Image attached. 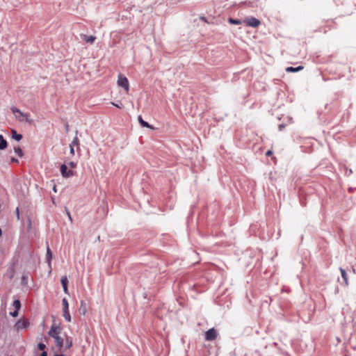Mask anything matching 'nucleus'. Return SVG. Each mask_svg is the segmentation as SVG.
I'll return each instance as SVG.
<instances>
[{"mask_svg":"<svg viewBox=\"0 0 356 356\" xmlns=\"http://www.w3.org/2000/svg\"><path fill=\"white\" fill-rule=\"evenodd\" d=\"M118 86L123 88L125 90L126 92H129V83L127 77L124 76L122 74H120L118 76Z\"/></svg>","mask_w":356,"mask_h":356,"instance_id":"obj_1","label":"nucleus"},{"mask_svg":"<svg viewBox=\"0 0 356 356\" xmlns=\"http://www.w3.org/2000/svg\"><path fill=\"white\" fill-rule=\"evenodd\" d=\"M60 173L64 178H69L74 175V172L72 170H67V166L63 164L60 166Z\"/></svg>","mask_w":356,"mask_h":356,"instance_id":"obj_2","label":"nucleus"},{"mask_svg":"<svg viewBox=\"0 0 356 356\" xmlns=\"http://www.w3.org/2000/svg\"><path fill=\"white\" fill-rule=\"evenodd\" d=\"M29 325V321L26 318H21L19 319L15 325V328L17 330L25 329L28 327Z\"/></svg>","mask_w":356,"mask_h":356,"instance_id":"obj_3","label":"nucleus"},{"mask_svg":"<svg viewBox=\"0 0 356 356\" xmlns=\"http://www.w3.org/2000/svg\"><path fill=\"white\" fill-rule=\"evenodd\" d=\"M60 331H61L60 327L56 325H53L51 327L50 330L49 331L48 334L50 337L55 339L59 336V334H60Z\"/></svg>","mask_w":356,"mask_h":356,"instance_id":"obj_4","label":"nucleus"},{"mask_svg":"<svg viewBox=\"0 0 356 356\" xmlns=\"http://www.w3.org/2000/svg\"><path fill=\"white\" fill-rule=\"evenodd\" d=\"M217 337V332L214 328H211L205 332V339L213 341Z\"/></svg>","mask_w":356,"mask_h":356,"instance_id":"obj_5","label":"nucleus"},{"mask_svg":"<svg viewBox=\"0 0 356 356\" xmlns=\"http://www.w3.org/2000/svg\"><path fill=\"white\" fill-rule=\"evenodd\" d=\"M245 23L247 26L251 27H257L260 24V21L254 17L248 18L245 20Z\"/></svg>","mask_w":356,"mask_h":356,"instance_id":"obj_6","label":"nucleus"},{"mask_svg":"<svg viewBox=\"0 0 356 356\" xmlns=\"http://www.w3.org/2000/svg\"><path fill=\"white\" fill-rule=\"evenodd\" d=\"M12 112L15 114V118L17 120L22 122L23 121L22 116L24 115V113L22 112L19 108L13 106L11 108Z\"/></svg>","mask_w":356,"mask_h":356,"instance_id":"obj_7","label":"nucleus"},{"mask_svg":"<svg viewBox=\"0 0 356 356\" xmlns=\"http://www.w3.org/2000/svg\"><path fill=\"white\" fill-rule=\"evenodd\" d=\"M80 36L83 40L89 44H93L96 40V37L94 35H87L86 34H81Z\"/></svg>","mask_w":356,"mask_h":356,"instance_id":"obj_8","label":"nucleus"},{"mask_svg":"<svg viewBox=\"0 0 356 356\" xmlns=\"http://www.w3.org/2000/svg\"><path fill=\"white\" fill-rule=\"evenodd\" d=\"M60 282L63 286V291H64L65 293L67 294L68 293V289H67L68 280H67V276H65V275L63 276L60 279Z\"/></svg>","mask_w":356,"mask_h":356,"instance_id":"obj_9","label":"nucleus"},{"mask_svg":"<svg viewBox=\"0 0 356 356\" xmlns=\"http://www.w3.org/2000/svg\"><path fill=\"white\" fill-rule=\"evenodd\" d=\"M52 259V252L49 247H47V254H46V259L48 263L49 268H51V263Z\"/></svg>","mask_w":356,"mask_h":356,"instance_id":"obj_10","label":"nucleus"},{"mask_svg":"<svg viewBox=\"0 0 356 356\" xmlns=\"http://www.w3.org/2000/svg\"><path fill=\"white\" fill-rule=\"evenodd\" d=\"M55 343L56 346L61 350L63 347V339L61 338L60 336L57 337L54 339Z\"/></svg>","mask_w":356,"mask_h":356,"instance_id":"obj_11","label":"nucleus"},{"mask_svg":"<svg viewBox=\"0 0 356 356\" xmlns=\"http://www.w3.org/2000/svg\"><path fill=\"white\" fill-rule=\"evenodd\" d=\"M302 69H303V66H302V65H300L297 67H288L286 68V71L287 72H297L302 70Z\"/></svg>","mask_w":356,"mask_h":356,"instance_id":"obj_12","label":"nucleus"},{"mask_svg":"<svg viewBox=\"0 0 356 356\" xmlns=\"http://www.w3.org/2000/svg\"><path fill=\"white\" fill-rule=\"evenodd\" d=\"M12 137L13 139L19 141L22 138V135L17 134V131L14 129L12 130Z\"/></svg>","mask_w":356,"mask_h":356,"instance_id":"obj_13","label":"nucleus"},{"mask_svg":"<svg viewBox=\"0 0 356 356\" xmlns=\"http://www.w3.org/2000/svg\"><path fill=\"white\" fill-rule=\"evenodd\" d=\"M340 271H341V277H342L343 282L345 285H347L348 284L347 274H346L345 270H343L342 268H340Z\"/></svg>","mask_w":356,"mask_h":356,"instance_id":"obj_14","label":"nucleus"},{"mask_svg":"<svg viewBox=\"0 0 356 356\" xmlns=\"http://www.w3.org/2000/svg\"><path fill=\"white\" fill-rule=\"evenodd\" d=\"M72 346V341L68 337H66L65 345L63 344V346H65V349H68Z\"/></svg>","mask_w":356,"mask_h":356,"instance_id":"obj_15","label":"nucleus"},{"mask_svg":"<svg viewBox=\"0 0 356 356\" xmlns=\"http://www.w3.org/2000/svg\"><path fill=\"white\" fill-rule=\"evenodd\" d=\"M23 121H25L29 124H31L33 122V120L30 118V115L29 113H24V115L22 116Z\"/></svg>","mask_w":356,"mask_h":356,"instance_id":"obj_16","label":"nucleus"},{"mask_svg":"<svg viewBox=\"0 0 356 356\" xmlns=\"http://www.w3.org/2000/svg\"><path fill=\"white\" fill-rule=\"evenodd\" d=\"M138 122L140 124V125L143 127H151V126L145 121H144L141 116L138 117Z\"/></svg>","mask_w":356,"mask_h":356,"instance_id":"obj_17","label":"nucleus"},{"mask_svg":"<svg viewBox=\"0 0 356 356\" xmlns=\"http://www.w3.org/2000/svg\"><path fill=\"white\" fill-rule=\"evenodd\" d=\"M70 145H72L74 147L76 146L78 149H79V140L77 136H76L74 138L72 142L71 143V144Z\"/></svg>","mask_w":356,"mask_h":356,"instance_id":"obj_18","label":"nucleus"},{"mask_svg":"<svg viewBox=\"0 0 356 356\" xmlns=\"http://www.w3.org/2000/svg\"><path fill=\"white\" fill-rule=\"evenodd\" d=\"M63 306V311H68L69 310V304L65 298H64L62 300Z\"/></svg>","mask_w":356,"mask_h":356,"instance_id":"obj_19","label":"nucleus"},{"mask_svg":"<svg viewBox=\"0 0 356 356\" xmlns=\"http://www.w3.org/2000/svg\"><path fill=\"white\" fill-rule=\"evenodd\" d=\"M63 317L67 322L71 321V316L70 314L69 310L63 311Z\"/></svg>","mask_w":356,"mask_h":356,"instance_id":"obj_20","label":"nucleus"},{"mask_svg":"<svg viewBox=\"0 0 356 356\" xmlns=\"http://www.w3.org/2000/svg\"><path fill=\"white\" fill-rule=\"evenodd\" d=\"M13 306L15 307V309L19 310L21 307L20 301L19 300H14Z\"/></svg>","mask_w":356,"mask_h":356,"instance_id":"obj_21","label":"nucleus"},{"mask_svg":"<svg viewBox=\"0 0 356 356\" xmlns=\"http://www.w3.org/2000/svg\"><path fill=\"white\" fill-rule=\"evenodd\" d=\"M14 151L19 157H22L23 156L22 150L19 147H15L14 148Z\"/></svg>","mask_w":356,"mask_h":356,"instance_id":"obj_22","label":"nucleus"},{"mask_svg":"<svg viewBox=\"0 0 356 356\" xmlns=\"http://www.w3.org/2000/svg\"><path fill=\"white\" fill-rule=\"evenodd\" d=\"M228 22L232 24H236V25H238V24H241V22L238 19H232V18H229L228 19Z\"/></svg>","mask_w":356,"mask_h":356,"instance_id":"obj_23","label":"nucleus"},{"mask_svg":"<svg viewBox=\"0 0 356 356\" xmlns=\"http://www.w3.org/2000/svg\"><path fill=\"white\" fill-rule=\"evenodd\" d=\"M7 147V142L6 140L0 141V149H4Z\"/></svg>","mask_w":356,"mask_h":356,"instance_id":"obj_24","label":"nucleus"},{"mask_svg":"<svg viewBox=\"0 0 356 356\" xmlns=\"http://www.w3.org/2000/svg\"><path fill=\"white\" fill-rule=\"evenodd\" d=\"M38 348L39 350L44 351V350L45 349L46 346L44 343H40L38 345Z\"/></svg>","mask_w":356,"mask_h":356,"instance_id":"obj_25","label":"nucleus"},{"mask_svg":"<svg viewBox=\"0 0 356 356\" xmlns=\"http://www.w3.org/2000/svg\"><path fill=\"white\" fill-rule=\"evenodd\" d=\"M68 165L72 168H75L76 167V163L74 161H70L68 163Z\"/></svg>","mask_w":356,"mask_h":356,"instance_id":"obj_26","label":"nucleus"},{"mask_svg":"<svg viewBox=\"0 0 356 356\" xmlns=\"http://www.w3.org/2000/svg\"><path fill=\"white\" fill-rule=\"evenodd\" d=\"M10 315L12 316L13 317L17 316V315H18V310L15 309L14 312H11L10 313Z\"/></svg>","mask_w":356,"mask_h":356,"instance_id":"obj_27","label":"nucleus"},{"mask_svg":"<svg viewBox=\"0 0 356 356\" xmlns=\"http://www.w3.org/2000/svg\"><path fill=\"white\" fill-rule=\"evenodd\" d=\"M70 154L72 155H74V146L70 145Z\"/></svg>","mask_w":356,"mask_h":356,"instance_id":"obj_28","label":"nucleus"},{"mask_svg":"<svg viewBox=\"0 0 356 356\" xmlns=\"http://www.w3.org/2000/svg\"><path fill=\"white\" fill-rule=\"evenodd\" d=\"M22 283H23L24 284H26V276H24V275H23V276H22Z\"/></svg>","mask_w":356,"mask_h":356,"instance_id":"obj_29","label":"nucleus"},{"mask_svg":"<svg viewBox=\"0 0 356 356\" xmlns=\"http://www.w3.org/2000/svg\"><path fill=\"white\" fill-rule=\"evenodd\" d=\"M272 154H273L272 151H271V150H268V151H267V152L266 153V156H270Z\"/></svg>","mask_w":356,"mask_h":356,"instance_id":"obj_30","label":"nucleus"},{"mask_svg":"<svg viewBox=\"0 0 356 356\" xmlns=\"http://www.w3.org/2000/svg\"><path fill=\"white\" fill-rule=\"evenodd\" d=\"M284 128V125H283V124H280L279 125V130L280 131H282Z\"/></svg>","mask_w":356,"mask_h":356,"instance_id":"obj_31","label":"nucleus"},{"mask_svg":"<svg viewBox=\"0 0 356 356\" xmlns=\"http://www.w3.org/2000/svg\"><path fill=\"white\" fill-rule=\"evenodd\" d=\"M112 104H113V106H115L118 107V108H122V105L120 106V105L116 104H115V103H113V102H112Z\"/></svg>","mask_w":356,"mask_h":356,"instance_id":"obj_32","label":"nucleus"},{"mask_svg":"<svg viewBox=\"0 0 356 356\" xmlns=\"http://www.w3.org/2000/svg\"><path fill=\"white\" fill-rule=\"evenodd\" d=\"M40 356H47V352H46V351H43V352L42 353V354L40 355Z\"/></svg>","mask_w":356,"mask_h":356,"instance_id":"obj_33","label":"nucleus"},{"mask_svg":"<svg viewBox=\"0 0 356 356\" xmlns=\"http://www.w3.org/2000/svg\"><path fill=\"white\" fill-rule=\"evenodd\" d=\"M67 216H68V217H69V218H70V220H72V218H71V216H70V212H69V211H67Z\"/></svg>","mask_w":356,"mask_h":356,"instance_id":"obj_34","label":"nucleus"},{"mask_svg":"<svg viewBox=\"0 0 356 356\" xmlns=\"http://www.w3.org/2000/svg\"><path fill=\"white\" fill-rule=\"evenodd\" d=\"M53 191H54L55 193H56V192H57V189H56V186H54L53 187Z\"/></svg>","mask_w":356,"mask_h":356,"instance_id":"obj_35","label":"nucleus"},{"mask_svg":"<svg viewBox=\"0 0 356 356\" xmlns=\"http://www.w3.org/2000/svg\"><path fill=\"white\" fill-rule=\"evenodd\" d=\"M2 140H4L3 136L0 134V141H1Z\"/></svg>","mask_w":356,"mask_h":356,"instance_id":"obj_36","label":"nucleus"},{"mask_svg":"<svg viewBox=\"0 0 356 356\" xmlns=\"http://www.w3.org/2000/svg\"><path fill=\"white\" fill-rule=\"evenodd\" d=\"M12 161H15V162H17V159H13Z\"/></svg>","mask_w":356,"mask_h":356,"instance_id":"obj_37","label":"nucleus"},{"mask_svg":"<svg viewBox=\"0 0 356 356\" xmlns=\"http://www.w3.org/2000/svg\"><path fill=\"white\" fill-rule=\"evenodd\" d=\"M54 356H60V355H55Z\"/></svg>","mask_w":356,"mask_h":356,"instance_id":"obj_38","label":"nucleus"}]
</instances>
